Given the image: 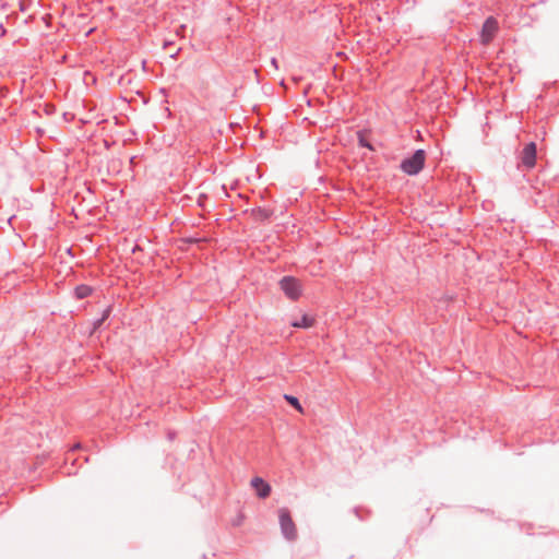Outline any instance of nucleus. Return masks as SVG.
<instances>
[{
    "label": "nucleus",
    "mask_w": 559,
    "mask_h": 559,
    "mask_svg": "<svg viewBox=\"0 0 559 559\" xmlns=\"http://www.w3.org/2000/svg\"><path fill=\"white\" fill-rule=\"evenodd\" d=\"M426 156V151L418 148L412 155L402 159L400 169L408 176H417L425 167Z\"/></svg>",
    "instance_id": "1"
},
{
    "label": "nucleus",
    "mask_w": 559,
    "mask_h": 559,
    "mask_svg": "<svg viewBox=\"0 0 559 559\" xmlns=\"http://www.w3.org/2000/svg\"><path fill=\"white\" fill-rule=\"evenodd\" d=\"M278 286L283 294L293 301L298 300L304 293L300 280L293 275H284L278 281Z\"/></svg>",
    "instance_id": "2"
},
{
    "label": "nucleus",
    "mask_w": 559,
    "mask_h": 559,
    "mask_svg": "<svg viewBox=\"0 0 559 559\" xmlns=\"http://www.w3.org/2000/svg\"><path fill=\"white\" fill-rule=\"evenodd\" d=\"M278 521L281 532L285 539L294 542L297 539V528L293 521L290 511L287 508H281L278 510Z\"/></svg>",
    "instance_id": "3"
},
{
    "label": "nucleus",
    "mask_w": 559,
    "mask_h": 559,
    "mask_svg": "<svg viewBox=\"0 0 559 559\" xmlns=\"http://www.w3.org/2000/svg\"><path fill=\"white\" fill-rule=\"evenodd\" d=\"M499 29L498 21L495 16L486 17L479 32L480 43L485 46L489 45Z\"/></svg>",
    "instance_id": "4"
},
{
    "label": "nucleus",
    "mask_w": 559,
    "mask_h": 559,
    "mask_svg": "<svg viewBox=\"0 0 559 559\" xmlns=\"http://www.w3.org/2000/svg\"><path fill=\"white\" fill-rule=\"evenodd\" d=\"M537 146L535 142L527 143L520 155V164L526 169H532L536 165Z\"/></svg>",
    "instance_id": "5"
},
{
    "label": "nucleus",
    "mask_w": 559,
    "mask_h": 559,
    "mask_svg": "<svg viewBox=\"0 0 559 559\" xmlns=\"http://www.w3.org/2000/svg\"><path fill=\"white\" fill-rule=\"evenodd\" d=\"M251 486L255 490L257 496L261 499L267 498L272 490L270 484L259 476L251 479Z\"/></svg>",
    "instance_id": "6"
},
{
    "label": "nucleus",
    "mask_w": 559,
    "mask_h": 559,
    "mask_svg": "<svg viewBox=\"0 0 559 559\" xmlns=\"http://www.w3.org/2000/svg\"><path fill=\"white\" fill-rule=\"evenodd\" d=\"M316 319L308 313H304L299 320H294L290 325L296 329H310L314 325Z\"/></svg>",
    "instance_id": "7"
},
{
    "label": "nucleus",
    "mask_w": 559,
    "mask_h": 559,
    "mask_svg": "<svg viewBox=\"0 0 559 559\" xmlns=\"http://www.w3.org/2000/svg\"><path fill=\"white\" fill-rule=\"evenodd\" d=\"M93 293H94V288L86 284H80V285L75 286L73 289V296L78 300L85 299L88 296H91Z\"/></svg>",
    "instance_id": "8"
},
{
    "label": "nucleus",
    "mask_w": 559,
    "mask_h": 559,
    "mask_svg": "<svg viewBox=\"0 0 559 559\" xmlns=\"http://www.w3.org/2000/svg\"><path fill=\"white\" fill-rule=\"evenodd\" d=\"M357 143L359 147L376 152V146L368 140L366 130H359L357 132Z\"/></svg>",
    "instance_id": "9"
},
{
    "label": "nucleus",
    "mask_w": 559,
    "mask_h": 559,
    "mask_svg": "<svg viewBox=\"0 0 559 559\" xmlns=\"http://www.w3.org/2000/svg\"><path fill=\"white\" fill-rule=\"evenodd\" d=\"M252 215L260 221H267L273 215V211L265 209V207L258 206V207L252 209Z\"/></svg>",
    "instance_id": "10"
},
{
    "label": "nucleus",
    "mask_w": 559,
    "mask_h": 559,
    "mask_svg": "<svg viewBox=\"0 0 559 559\" xmlns=\"http://www.w3.org/2000/svg\"><path fill=\"white\" fill-rule=\"evenodd\" d=\"M284 400L288 403L289 406H292L294 409L298 412H302V406L298 400L297 396L292 394H285Z\"/></svg>",
    "instance_id": "11"
},
{
    "label": "nucleus",
    "mask_w": 559,
    "mask_h": 559,
    "mask_svg": "<svg viewBox=\"0 0 559 559\" xmlns=\"http://www.w3.org/2000/svg\"><path fill=\"white\" fill-rule=\"evenodd\" d=\"M104 323H105V321H103L100 318L94 320L92 322V326L88 331V335L93 336L95 333H97L102 329Z\"/></svg>",
    "instance_id": "12"
},
{
    "label": "nucleus",
    "mask_w": 559,
    "mask_h": 559,
    "mask_svg": "<svg viewBox=\"0 0 559 559\" xmlns=\"http://www.w3.org/2000/svg\"><path fill=\"white\" fill-rule=\"evenodd\" d=\"M112 311H114V306H112V305L107 306V307L103 310L102 316H100V319H102L103 321H107V320L110 318V316H111Z\"/></svg>",
    "instance_id": "13"
},
{
    "label": "nucleus",
    "mask_w": 559,
    "mask_h": 559,
    "mask_svg": "<svg viewBox=\"0 0 559 559\" xmlns=\"http://www.w3.org/2000/svg\"><path fill=\"white\" fill-rule=\"evenodd\" d=\"M56 110H57V108H56V106L52 103H46L44 105V112L47 116H52L56 112Z\"/></svg>",
    "instance_id": "14"
},
{
    "label": "nucleus",
    "mask_w": 559,
    "mask_h": 559,
    "mask_svg": "<svg viewBox=\"0 0 559 559\" xmlns=\"http://www.w3.org/2000/svg\"><path fill=\"white\" fill-rule=\"evenodd\" d=\"M71 460V467H67V474L71 475V474H76V471L73 469V466L75 465L78 459H71L70 455H67L66 457V464H68V462Z\"/></svg>",
    "instance_id": "15"
},
{
    "label": "nucleus",
    "mask_w": 559,
    "mask_h": 559,
    "mask_svg": "<svg viewBox=\"0 0 559 559\" xmlns=\"http://www.w3.org/2000/svg\"><path fill=\"white\" fill-rule=\"evenodd\" d=\"M207 200H209L207 194H205V193L199 194V197L197 199L198 206L205 207V203H206Z\"/></svg>",
    "instance_id": "16"
},
{
    "label": "nucleus",
    "mask_w": 559,
    "mask_h": 559,
    "mask_svg": "<svg viewBox=\"0 0 559 559\" xmlns=\"http://www.w3.org/2000/svg\"><path fill=\"white\" fill-rule=\"evenodd\" d=\"M29 5H31V2H29V1H28V2L23 1V0H22V1H20V10H21L22 12L27 11V10H28V8H29Z\"/></svg>",
    "instance_id": "17"
},
{
    "label": "nucleus",
    "mask_w": 559,
    "mask_h": 559,
    "mask_svg": "<svg viewBox=\"0 0 559 559\" xmlns=\"http://www.w3.org/2000/svg\"><path fill=\"white\" fill-rule=\"evenodd\" d=\"M183 241L189 243V245H193V243L198 242V239L193 238V237H187V238L183 239Z\"/></svg>",
    "instance_id": "18"
},
{
    "label": "nucleus",
    "mask_w": 559,
    "mask_h": 559,
    "mask_svg": "<svg viewBox=\"0 0 559 559\" xmlns=\"http://www.w3.org/2000/svg\"><path fill=\"white\" fill-rule=\"evenodd\" d=\"M271 64L275 68V69H278V60L276 58H271Z\"/></svg>",
    "instance_id": "19"
},
{
    "label": "nucleus",
    "mask_w": 559,
    "mask_h": 559,
    "mask_svg": "<svg viewBox=\"0 0 559 559\" xmlns=\"http://www.w3.org/2000/svg\"><path fill=\"white\" fill-rule=\"evenodd\" d=\"M186 29V25H180L179 28L177 29L176 34L177 35H181Z\"/></svg>",
    "instance_id": "20"
},
{
    "label": "nucleus",
    "mask_w": 559,
    "mask_h": 559,
    "mask_svg": "<svg viewBox=\"0 0 559 559\" xmlns=\"http://www.w3.org/2000/svg\"><path fill=\"white\" fill-rule=\"evenodd\" d=\"M81 448H82V444H81V443H75V444L72 447L71 451H72V452H74L75 450H79V449H81Z\"/></svg>",
    "instance_id": "21"
},
{
    "label": "nucleus",
    "mask_w": 559,
    "mask_h": 559,
    "mask_svg": "<svg viewBox=\"0 0 559 559\" xmlns=\"http://www.w3.org/2000/svg\"><path fill=\"white\" fill-rule=\"evenodd\" d=\"M354 512H355V514H356L360 520H362V519H364V518L360 515V509H359V508H355V509H354Z\"/></svg>",
    "instance_id": "22"
},
{
    "label": "nucleus",
    "mask_w": 559,
    "mask_h": 559,
    "mask_svg": "<svg viewBox=\"0 0 559 559\" xmlns=\"http://www.w3.org/2000/svg\"><path fill=\"white\" fill-rule=\"evenodd\" d=\"M170 45H173V41H168V40L164 41V48H167Z\"/></svg>",
    "instance_id": "23"
},
{
    "label": "nucleus",
    "mask_w": 559,
    "mask_h": 559,
    "mask_svg": "<svg viewBox=\"0 0 559 559\" xmlns=\"http://www.w3.org/2000/svg\"><path fill=\"white\" fill-rule=\"evenodd\" d=\"M36 132L39 134V135H43L44 134V130L40 129V128H36Z\"/></svg>",
    "instance_id": "24"
},
{
    "label": "nucleus",
    "mask_w": 559,
    "mask_h": 559,
    "mask_svg": "<svg viewBox=\"0 0 559 559\" xmlns=\"http://www.w3.org/2000/svg\"><path fill=\"white\" fill-rule=\"evenodd\" d=\"M67 253L73 257V249L71 247L68 248Z\"/></svg>",
    "instance_id": "25"
},
{
    "label": "nucleus",
    "mask_w": 559,
    "mask_h": 559,
    "mask_svg": "<svg viewBox=\"0 0 559 559\" xmlns=\"http://www.w3.org/2000/svg\"><path fill=\"white\" fill-rule=\"evenodd\" d=\"M168 438H169L170 440H173V439L175 438V432H171V431H170V432H168Z\"/></svg>",
    "instance_id": "26"
},
{
    "label": "nucleus",
    "mask_w": 559,
    "mask_h": 559,
    "mask_svg": "<svg viewBox=\"0 0 559 559\" xmlns=\"http://www.w3.org/2000/svg\"><path fill=\"white\" fill-rule=\"evenodd\" d=\"M241 522V519H236V522L234 523L235 525H239Z\"/></svg>",
    "instance_id": "27"
},
{
    "label": "nucleus",
    "mask_w": 559,
    "mask_h": 559,
    "mask_svg": "<svg viewBox=\"0 0 559 559\" xmlns=\"http://www.w3.org/2000/svg\"><path fill=\"white\" fill-rule=\"evenodd\" d=\"M178 52H179V50H178V51H176L175 53L170 55V57H171V58H176V57H177V55H178Z\"/></svg>",
    "instance_id": "28"
},
{
    "label": "nucleus",
    "mask_w": 559,
    "mask_h": 559,
    "mask_svg": "<svg viewBox=\"0 0 559 559\" xmlns=\"http://www.w3.org/2000/svg\"><path fill=\"white\" fill-rule=\"evenodd\" d=\"M203 559H207V557L205 555H203Z\"/></svg>",
    "instance_id": "29"
}]
</instances>
